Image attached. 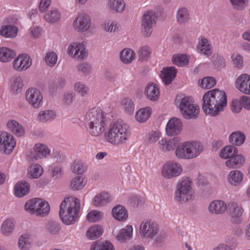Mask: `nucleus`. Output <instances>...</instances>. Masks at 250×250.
<instances>
[{"mask_svg": "<svg viewBox=\"0 0 250 250\" xmlns=\"http://www.w3.org/2000/svg\"><path fill=\"white\" fill-rule=\"evenodd\" d=\"M202 108L207 115L217 116L227 105V95L223 91L214 89L206 92L203 96Z\"/></svg>", "mask_w": 250, "mask_h": 250, "instance_id": "1", "label": "nucleus"}, {"mask_svg": "<svg viewBox=\"0 0 250 250\" xmlns=\"http://www.w3.org/2000/svg\"><path fill=\"white\" fill-rule=\"evenodd\" d=\"M80 202L74 197L64 198L60 206L59 215L62 222L66 225L75 223L80 211Z\"/></svg>", "mask_w": 250, "mask_h": 250, "instance_id": "2", "label": "nucleus"}, {"mask_svg": "<svg viewBox=\"0 0 250 250\" xmlns=\"http://www.w3.org/2000/svg\"><path fill=\"white\" fill-rule=\"evenodd\" d=\"M130 135L129 127L123 121L111 123L104 133L105 139L113 145L125 144Z\"/></svg>", "mask_w": 250, "mask_h": 250, "instance_id": "3", "label": "nucleus"}, {"mask_svg": "<svg viewBox=\"0 0 250 250\" xmlns=\"http://www.w3.org/2000/svg\"><path fill=\"white\" fill-rule=\"evenodd\" d=\"M175 104L186 119H195L198 117L199 108L193 104L189 97L183 94L177 95L175 98Z\"/></svg>", "mask_w": 250, "mask_h": 250, "instance_id": "4", "label": "nucleus"}, {"mask_svg": "<svg viewBox=\"0 0 250 250\" xmlns=\"http://www.w3.org/2000/svg\"><path fill=\"white\" fill-rule=\"evenodd\" d=\"M139 232L142 237L152 239L157 244L163 243L166 239L165 233L159 232L157 224L150 220L144 221L141 224Z\"/></svg>", "mask_w": 250, "mask_h": 250, "instance_id": "5", "label": "nucleus"}, {"mask_svg": "<svg viewBox=\"0 0 250 250\" xmlns=\"http://www.w3.org/2000/svg\"><path fill=\"white\" fill-rule=\"evenodd\" d=\"M203 149V145L199 142H186L177 147L175 154L179 159H191L199 156Z\"/></svg>", "mask_w": 250, "mask_h": 250, "instance_id": "6", "label": "nucleus"}, {"mask_svg": "<svg viewBox=\"0 0 250 250\" xmlns=\"http://www.w3.org/2000/svg\"><path fill=\"white\" fill-rule=\"evenodd\" d=\"M24 209L30 214L43 216L48 213L50 206L48 203L44 200L34 198L28 200L25 203Z\"/></svg>", "mask_w": 250, "mask_h": 250, "instance_id": "7", "label": "nucleus"}, {"mask_svg": "<svg viewBox=\"0 0 250 250\" xmlns=\"http://www.w3.org/2000/svg\"><path fill=\"white\" fill-rule=\"evenodd\" d=\"M191 180L188 178L178 182L174 197L176 201L184 203L191 198Z\"/></svg>", "mask_w": 250, "mask_h": 250, "instance_id": "8", "label": "nucleus"}, {"mask_svg": "<svg viewBox=\"0 0 250 250\" xmlns=\"http://www.w3.org/2000/svg\"><path fill=\"white\" fill-rule=\"evenodd\" d=\"M157 17L155 12L152 10L144 13L142 17V33L144 36H150L153 28L155 26L157 21Z\"/></svg>", "mask_w": 250, "mask_h": 250, "instance_id": "9", "label": "nucleus"}, {"mask_svg": "<svg viewBox=\"0 0 250 250\" xmlns=\"http://www.w3.org/2000/svg\"><path fill=\"white\" fill-rule=\"evenodd\" d=\"M16 145L15 138L10 133L2 132L0 133V150L6 154H10Z\"/></svg>", "mask_w": 250, "mask_h": 250, "instance_id": "10", "label": "nucleus"}, {"mask_svg": "<svg viewBox=\"0 0 250 250\" xmlns=\"http://www.w3.org/2000/svg\"><path fill=\"white\" fill-rule=\"evenodd\" d=\"M26 100L34 108H39L43 103V96L40 90L30 88L26 91Z\"/></svg>", "mask_w": 250, "mask_h": 250, "instance_id": "11", "label": "nucleus"}, {"mask_svg": "<svg viewBox=\"0 0 250 250\" xmlns=\"http://www.w3.org/2000/svg\"><path fill=\"white\" fill-rule=\"evenodd\" d=\"M228 211L230 216L231 222L235 224H239L241 221V216L244 213V209L241 205L237 203L231 202L228 204Z\"/></svg>", "mask_w": 250, "mask_h": 250, "instance_id": "12", "label": "nucleus"}, {"mask_svg": "<svg viewBox=\"0 0 250 250\" xmlns=\"http://www.w3.org/2000/svg\"><path fill=\"white\" fill-rule=\"evenodd\" d=\"M91 25L90 17L86 14H80L73 22V27L78 32H84L88 30Z\"/></svg>", "mask_w": 250, "mask_h": 250, "instance_id": "13", "label": "nucleus"}, {"mask_svg": "<svg viewBox=\"0 0 250 250\" xmlns=\"http://www.w3.org/2000/svg\"><path fill=\"white\" fill-rule=\"evenodd\" d=\"M182 172L180 165L175 163L170 162L165 164L162 168V173L163 176L167 179H171L177 176Z\"/></svg>", "mask_w": 250, "mask_h": 250, "instance_id": "14", "label": "nucleus"}, {"mask_svg": "<svg viewBox=\"0 0 250 250\" xmlns=\"http://www.w3.org/2000/svg\"><path fill=\"white\" fill-rule=\"evenodd\" d=\"M67 52L69 55L79 59H84L87 56V51L84 45L76 42H73L68 46Z\"/></svg>", "mask_w": 250, "mask_h": 250, "instance_id": "15", "label": "nucleus"}, {"mask_svg": "<svg viewBox=\"0 0 250 250\" xmlns=\"http://www.w3.org/2000/svg\"><path fill=\"white\" fill-rule=\"evenodd\" d=\"M49 153L50 150L46 146L42 144H36L33 150L28 152L27 156L29 159L35 161L38 158L46 157Z\"/></svg>", "mask_w": 250, "mask_h": 250, "instance_id": "16", "label": "nucleus"}, {"mask_svg": "<svg viewBox=\"0 0 250 250\" xmlns=\"http://www.w3.org/2000/svg\"><path fill=\"white\" fill-rule=\"evenodd\" d=\"M235 86L243 93L250 95V75L243 74L239 76L235 82Z\"/></svg>", "mask_w": 250, "mask_h": 250, "instance_id": "17", "label": "nucleus"}, {"mask_svg": "<svg viewBox=\"0 0 250 250\" xmlns=\"http://www.w3.org/2000/svg\"><path fill=\"white\" fill-rule=\"evenodd\" d=\"M31 65V60L29 56L21 54L13 62V68L17 71H22L26 70Z\"/></svg>", "mask_w": 250, "mask_h": 250, "instance_id": "18", "label": "nucleus"}, {"mask_svg": "<svg viewBox=\"0 0 250 250\" xmlns=\"http://www.w3.org/2000/svg\"><path fill=\"white\" fill-rule=\"evenodd\" d=\"M183 124L177 118H172L167 123L166 130L167 134L169 136L177 135L181 132Z\"/></svg>", "mask_w": 250, "mask_h": 250, "instance_id": "19", "label": "nucleus"}, {"mask_svg": "<svg viewBox=\"0 0 250 250\" xmlns=\"http://www.w3.org/2000/svg\"><path fill=\"white\" fill-rule=\"evenodd\" d=\"M85 119L89 125L96 122L105 121L102 111L99 108H93L86 113Z\"/></svg>", "mask_w": 250, "mask_h": 250, "instance_id": "20", "label": "nucleus"}, {"mask_svg": "<svg viewBox=\"0 0 250 250\" xmlns=\"http://www.w3.org/2000/svg\"><path fill=\"white\" fill-rule=\"evenodd\" d=\"M112 200V198L108 192L103 191L93 198V203L96 207H102L110 203Z\"/></svg>", "mask_w": 250, "mask_h": 250, "instance_id": "21", "label": "nucleus"}, {"mask_svg": "<svg viewBox=\"0 0 250 250\" xmlns=\"http://www.w3.org/2000/svg\"><path fill=\"white\" fill-rule=\"evenodd\" d=\"M6 126L8 130L17 137H21L24 134V129L21 125L14 120H9Z\"/></svg>", "mask_w": 250, "mask_h": 250, "instance_id": "22", "label": "nucleus"}, {"mask_svg": "<svg viewBox=\"0 0 250 250\" xmlns=\"http://www.w3.org/2000/svg\"><path fill=\"white\" fill-rule=\"evenodd\" d=\"M227 208L226 203L221 200H216L210 203L208 207L209 212L212 214L224 213Z\"/></svg>", "mask_w": 250, "mask_h": 250, "instance_id": "23", "label": "nucleus"}, {"mask_svg": "<svg viewBox=\"0 0 250 250\" xmlns=\"http://www.w3.org/2000/svg\"><path fill=\"white\" fill-rule=\"evenodd\" d=\"M162 73L163 82L165 84L168 85L176 77L177 71L174 67H168L163 68Z\"/></svg>", "mask_w": 250, "mask_h": 250, "instance_id": "24", "label": "nucleus"}, {"mask_svg": "<svg viewBox=\"0 0 250 250\" xmlns=\"http://www.w3.org/2000/svg\"><path fill=\"white\" fill-rule=\"evenodd\" d=\"M244 162V157L241 154H237V153L226 162V165L230 168H237L243 166Z\"/></svg>", "mask_w": 250, "mask_h": 250, "instance_id": "25", "label": "nucleus"}, {"mask_svg": "<svg viewBox=\"0 0 250 250\" xmlns=\"http://www.w3.org/2000/svg\"><path fill=\"white\" fill-rule=\"evenodd\" d=\"M30 190V185L25 181L17 183L15 187V195L21 198L27 195Z\"/></svg>", "mask_w": 250, "mask_h": 250, "instance_id": "26", "label": "nucleus"}, {"mask_svg": "<svg viewBox=\"0 0 250 250\" xmlns=\"http://www.w3.org/2000/svg\"><path fill=\"white\" fill-rule=\"evenodd\" d=\"M105 121H103L100 122L98 121L87 125L89 132L91 135L93 136L101 135L104 130Z\"/></svg>", "mask_w": 250, "mask_h": 250, "instance_id": "27", "label": "nucleus"}, {"mask_svg": "<svg viewBox=\"0 0 250 250\" xmlns=\"http://www.w3.org/2000/svg\"><path fill=\"white\" fill-rule=\"evenodd\" d=\"M112 213L114 218L118 221H125L128 217L127 210L124 207L120 205L113 208Z\"/></svg>", "mask_w": 250, "mask_h": 250, "instance_id": "28", "label": "nucleus"}, {"mask_svg": "<svg viewBox=\"0 0 250 250\" xmlns=\"http://www.w3.org/2000/svg\"><path fill=\"white\" fill-rule=\"evenodd\" d=\"M243 173L238 170L231 171L228 177V180L230 185L232 186L239 185L243 180Z\"/></svg>", "mask_w": 250, "mask_h": 250, "instance_id": "29", "label": "nucleus"}, {"mask_svg": "<svg viewBox=\"0 0 250 250\" xmlns=\"http://www.w3.org/2000/svg\"><path fill=\"white\" fill-rule=\"evenodd\" d=\"M125 3L123 0H109L108 7L112 12L122 13L125 8Z\"/></svg>", "mask_w": 250, "mask_h": 250, "instance_id": "30", "label": "nucleus"}, {"mask_svg": "<svg viewBox=\"0 0 250 250\" xmlns=\"http://www.w3.org/2000/svg\"><path fill=\"white\" fill-rule=\"evenodd\" d=\"M146 94L147 99L155 101L159 97V89L156 85L148 83L146 89Z\"/></svg>", "mask_w": 250, "mask_h": 250, "instance_id": "31", "label": "nucleus"}, {"mask_svg": "<svg viewBox=\"0 0 250 250\" xmlns=\"http://www.w3.org/2000/svg\"><path fill=\"white\" fill-rule=\"evenodd\" d=\"M245 139V135L243 132L237 131L230 134L229 140L231 144L240 146L244 143Z\"/></svg>", "mask_w": 250, "mask_h": 250, "instance_id": "32", "label": "nucleus"}, {"mask_svg": "<svg viewBox=\"0 0 250 250\" xmlns=\"http://www.w3.org/2000/svg\"><path fill=\"white\" fill-rule=\"evenodd\" d=\"M132 231L133 228L132 226L127 225L121 229L116 238L119 241L125 242L132 238Z\"/></svg>", "mask_w": 250, "mask_h": 250, "instance_id": "33", "label": "nucleus"}, {"mask_svg": "<svg viewBox=\"0 0 250 250\" xmlns=\"http://www.w3.org/2000/svg\"><path fill=\"white\" fill-rule=\"evenodd\" d=\"M23 86V81L20 76H14L11 78L10 89L13 93L18 94L20 93Z\"/></svg>", "mask_w": 250, "mask_h": 250, "instance_id": "34", "label": "nucleus"}, {"mask_svg": "<svg viewBox=\"0 0 250 250\" xmlns=\"http://www.w3.org/2000/svg\"><path fill=\"white\" fill-rule=\"evenodd\" d=\"M56 117V113L52 110L41 111L38 115V121L42 123H46L54 120Z\"/></svg>", "mask_w": 250, "mask_h": 250, "instance_id": "35", "label": "nucleus"}, {"mask_svg": "<svg viewBox=\"0 0 250 250\" xmlns=\"http://www.w3.org/2000/svg\"><path fill=\"white\" fill-rule=\"evenodd\" d=\"M16 56V52L7 47L0 48V61L8 62L12 60Z\"/></svg>", "mask_w": 250, "mask_h": 250, "instance_id": "36", "label": "nucleus"}, {"mask_svg": "<svg viewBox=\"0 0 250 250\" xmlns=\"http://www.w3.org/2000/svg\"><path fill=\"white\" fill-rule=\"evenodd\" d=\"M33 239L31 235L25 234L21 235L18 242L19 248L21 250H28L32 246Z\"/></svg>", "mask_w": 250, "mask_h": 250, "instance_id": "37", "label": "nucleus"}, {"mask_svg": "<svg viewBox=\"0 0 250 250\" xmlns=\"http://www.w3.org/2000/svg\"><path fill=\"white\" fill-rule=\"evenodd\" d=\"M120 57L123 62L128 64L135 59V53L131 49L125 48L120 52Z\"/></svg>", "mask_w": 250, "mask_h": 250, "instance_id": "38", "label": "nucleus"}, {"mask_svg": "<svg viewBox=\"0 0 250 250\" xmlns=\"http://www.w3.org/2000/svg\"><path fill=\"white\" fill-rule=\"evenodd\" d=\"M17 28L11 25H7L1 27L0 34L6 38H15L17 34Z\"/></svg>", "mask_w": 250, "mask_h": 250, "instance_id": "39", "label": "nucleus"}, {"mask_svg": "<svg viewBox=\"0 0 250 250\" xmlns=\"http://www.w3.org/2000/svg\"><path fill=\"white\" fill-rule=\"evenodd\" d=\"M103 232V227L97 225L91 227L87 230L86 235L90 239H95L101 236Z\"/></svg>", "mask_w": 250, "mask_h": 250, "instance_id": "40", "label": "nucleus"}, {"mask_svg": "<svg viewBox=\"0 0 250 250\" xmlns=\"http://www.w3.org/2000/svg\"><path fill=\"white\" fill-rule=\"evenodd\" d=\"M45 20L51 23H54L59 21L61 19V13L57 9H52L48 11L44 16Z\"/></svg>", "mask_w": 250, "mask_h": 250, "instance_id": "41", "label": "nucleus"}, {"mask_svg": "<svg viewBox=\"0 0 250 250\" xmlns=\"http://www.w3.org/2000/svg\"><path fill=\"white\" fill-rule=\"evenodd\" d=\"M176 19L180 24H184L189 20V14L188 9L185 7H180L176 13Z\"/></svg>", "mask_w": 250, "mask_h": 250, "instance_id": "42", "label": "nucleus"}, {"mask_svg": "<svg viewBox=\"0 0 250 250\" xmlns=\"http://www.w3.org/2000/svg\"><path fill=\"white\" fill-rule=\"evenodd\" d=\"M197 49L199 52L207 56H209L212 53L210 46L206 39H203L199 42Z\"/></svg>", "mask_w": 250, "mask_h": 250, "instance_id": "43", "label": "nucleus"}, {"mask_svg": "<svg viewBox=\"0 0 250 250\" xmlns=\"http://www.w3.org/2000/svg\"><path fill=\"white\" fill-rule=\"evenodd\" d=\"M237 153V149L235 146L229 145L226 146L220 151V156L223 159H226L229 158H231Z\"/></svg>", "mask_w": 250, "mask_h": 250, "instance_id": "44", "label": "nucleus"}, {"mask_svg": "<svg viewBox=\"0 0 250 250\" xmlns=\"http://www.w3.org/2000/svg\"><path fill=\"white\" fill-rule=\"evenodd\" d=\"M150 108L147 107L139 110L135 115L136 120L140 123L146 121L150 116Z\"/></svg>", "mask_w": 250, "mask_h": 250, "instance_id": "45", "label": "nucleus"}, {"mask_svg": "<svg viewBox=\"0 0 250 250\" xmlns=\"http://www.w3.org/2000/svg\"><path fill=\"white\" fill-rule=\"evenodd\" d=\"M90 250H115L113 245L109 241L96 242L92 244Z\"/></svg>", "mask_w": 250, "mask_h": 250, "instance_id": "46", "label": "nucleus"}, {"mask_svg": "<svg viewBox=\"0 0 250 250\" xmlns=\"http://www.w3.org/2000/svg\"><path fill=\"white\" fill-rule=\"evenodd\" d=\"M14 228V222L11 219H6L1 226V233L4 236H8L11 234Z\"/></svg>", "mask_w": 250, "mask_h": 250, "instance_id": "47", "label": "nucleus"}, {"mask_svg": "<svg viewBox=\"0 0 250 250\" xmlns=\"http://www.w3.org/2000/svg\"><path fill=\"white\" fill-rule=\"evenodd\" d=\"M85 184L84 178L82 176H76L72 179L70 188L73 190H78L82 189Z\"/></svg>", "mask_w": 250, "mask_h": 250, "instance_id": "48", "label": "nucleus"}, {"mask_svg": "<svg viewBox=\"0 0 250 250\" xmlns=\"http://www.w3.org/2000/svg\"><path fill=\"white\" fill-rule=\"evenodd\" d=\"M137 53L140 60L146 61L150 57L151 50L148 46L144 45L139 48Z\"/></svg>", "mask_w": 250, "mask_h": 250, "instance_id": "49", "label": "nucleus"}, {"mask_svg": "<svg viewBox=\"0 0 250 250\" xmlns=\"http://www.w3.org/2000/svg\"><path fill=\"white\" fill-rule=\"evenodd\" d=\"M122 106H123L125 112L129 115L133 113L135 106L133 101L129 98H124L121 102Z\"/></svg>", "mask_w": 250, "mask_h": 250, "instance_id": "50", "label": "nucleus"}, {"mask_svg": "<svg viewBox=\"0 0 250 250\" xmlns=\"http://www.w3.org/2000/svg\"><path fill=\"white\" fill-rule=\"evenodd\" d=\"M71 168L73 172L82 174L86 171L87 166L81 161H75L72 165Z\"/></svg>", "mask_w": 250, "mask_h": 250, "instance_id": "51", "label": "nucleus"}, {"mask_svg": "<svg viewBox=\"0 0 250 250\" xmlns=\"http://www.w3.org/2000/svg\"><path fill=\"white\" fill-rule=\"evenodd\" d=\"M172 62L178 66H183L188 63L187 56L184 54L174 55L172 57Z\"/></svg>", "mask_w": 250, "mask_h": 250, "instance_id": "52", "label": "nucleus"}, {"mask_svg": "<svg viewBox=\"0 0 250 250\" xmlns=\"http://www.w3.org/2000/svg\"><path fill=\"white\" fill-rule=\"evenodd\" d=\"M199 84L203 88L209 89L216 84V80L213 77H204L199 82Z\"/></svg>", "mask_w": 250, "mask_h": 250, "instance_id": "53", "label": "nucleus"}, {"mask_svg": "<svg viewBox=\"0 0 250 250\" xmlns=\"http://www.w3.org/2000/svg\"><path fill=\"white\" fill-rule=\"evenodd\" d=\"M47 231L51 234H56L59 233L61 229V226L56 222L51 221H48L46 225Z\"/></svg>", "mask_w": 250, "mask_h": 250, "instance_id": "54", "label": "nucleus"}, {"mask_svg": "<svg viewBox=\"0 0 250 250\" xmlns=\"http://www.w3.org/2000/svg\"><path fill=\"white\" fill-rule=\"evenodd\" d=\"M103 216V214L102 212L94 210L87 214L86 219L89 222H94L101 219Z\"/></svg>", "mask_w": 250, "mask_h": 250, "instance_id": "55", "label": "nucleus"}, {"mask_svg": "<svg viewBox=\"0 0 250 250\" xmlns=\"http://www.w3.org/2000/svg\"><path fill=\"white\" fill-rule=\"evenodd\" d=\"M75 100V95L72 91H67L64 93L62 96V102L65 105H70Z\"/></svg>", "mask_w": 250, "mask_h": 250, "instance_id": "56", "label": "nucleus"}, {"mask_svg": "<svg viewBox=\"0 0 250 250\" xmlns=\"http://www.w3.org/2000/svg\"><path fill=\"white\" fill-rule=\"evenodd\" d=\"M42 172V167L38 164L34 165L30 167L29 173L30 175L34 178H39L41 176Z\"/></svg>", "mask_w": 250, "mask_h": 250, "instance_id": "57", "label": "nucleus"}, {"mask_svg": "<svg viewBox=\"0 0 250 250\" xmlns=\"http://www.w3.org/2000/svg\"><path fill=\"white\" fill-rule=\"evenodd\" d=\"M58 57L57 54L54 52L47 53L45 57L46 64L50 66H53L57 63Z\"/></svg>", "mask_w": 250, "mask_h": 250, "instance_id": "58", "label": "nucleus"}, {"mask_svg": "<svg viewBox=\"0 0 250 250\" xmlns=\"http://www.w3.org/2000/svg\"><path fill=\"white\" fill-rule=\"evenodd\" d=\"M75 90L83 97L85 96L88 93V88L81 82H77L74 85Z\"/></svg>", "mask_w": 250, "mask_h": 250, "instance_id": "59", "label": "nucleus"}, {"mask_svg": "<svg viewBox=\"0 0 250 250\" xmlns=\"http://www.w3.org/2000/svg\"><path fill=\"white\" fill-rule=\"evenodd\" d=\"M118 27L116 21H108L105 23L104 29L106 32H112L116 31Z\"/></svg>", "mask_w": 250, "mask_h": 250, "instance_id": "60", "label": "nucleus"}, {"mask_svg": "<svg viewBox=\"0 0 250 250\" xmlns=\"http://www.w3.org/2000/svg\"><path fill=\"white\" fill-rule=\"evenodd\" d=\"M248 0H231V2L234 8L238 10H242L245 8Z\"/></svg>", "mask_w": 250, "mask_h": 250, "instance_id": "61", "label": "nucleus"}, {"mask_svg": "<svg viewBox=\"0 0 250 250\" xmlns=\"http://www.w3.org/2000/svg\"><path fill=\"white\" fill-rule=\"evenodd\" d=\"M77 69L79 72L84 74H88L91 70L92 67L91 65L87 63H81L77 66Z\"/></svg>", "mask_w": 250, "mask_h": 250, "instance_id": "62", "label": "nucleus"}, {"mask_svg": "<svg viewBox=\"0 0 250 250\" xmlns=\"http://www.w3.org/2000/svg\"><path fill=\"white\" fill-rule=\"evenodd\" d=\"M179 143V140L178 138H173L172 139L168 140L167 144V151L173 150L177 147Z\"/></svg>", "mask_w": 250, "mask_h": 250, "instance_id": "63", "label": "nucleus"}, {"mask_svg": "<svg viewBox=\"0 0 250 250\" xmlns=\"http://www.w3.org/2000/svg\"><path fill=\"white\" fill-rule=\"evenodd\" d=\"M232 59L234 65L237 67H241L243 63V57L239 54H233Z\"/></svg>", "mask_w": 250, "mask_h": 250, "instance_id": "64", "label": "nucleus"}]
</instances>
